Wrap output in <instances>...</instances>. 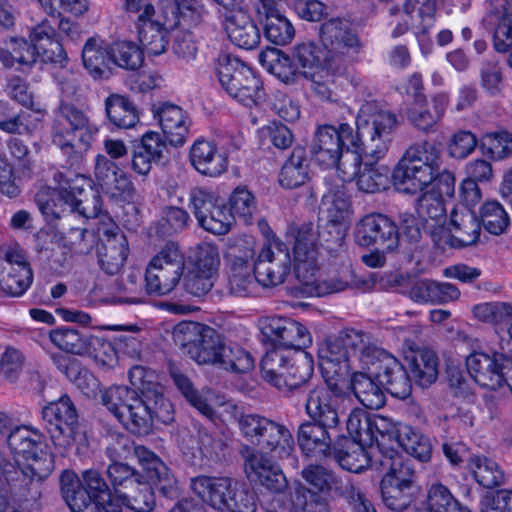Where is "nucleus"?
Wrapping results in <instances>:
<instances>
[{"label":"nucleus","mask_w":512,"mask_h":512,"mask_svg":"<svg viewBox=\"0 0 512 512\" xmlns=\"http://www.w3.org/2000/svg\"><path fill=\"white\" fill-rule=\"evenodd\" d=\"M355 240L361 247H380L384 251L400 253L399 227L384 214L373 213L364 216L356 224Z\"/></svg>","instance_id":"a211bd4d"},{"label":"nucleus","mask_w":512,"mask_h":512,"mask_svg":"<svg viewBox=\"0 0 512 512\" xmlns=\"http://www.w3.org/2000/svg\"><path fill=\"white\" fill-rule=\"evenodd\" d=\"M189 208L198 225L216 234H227L234 222L232 212L223 199L202 188H193L189 193Z\"/></svg>","instance_id":"2eb2a0df"},{"label":"nucleus","mask_w":512,"mask_h":512,"mask_svg":"<svg viewBox=\"0 0 512 512\" xmlns=\"http://www.w3.org/2000/svg\"><path fill=\"white\" fill-rule=\"evenodd\" d=\"M350 207V201L344 190L329 191L322 198L321 211L326 215L325 223L342 225Z\"/></svg>","instance_id":"0e129e2a"},{"label":"nucleus","mask_w":512,"mask_h":512,"mask_svg":"<svg viewBox=\"0 0 512 512\" xmlns=\"http://www.w3.org/2000/svg\"><path fill=\"white\" fill-rule=\"evenodd\" d=\"M42 419L57 449L64 452L75 444L79 420L76 407L68 395L46 405L42 409Z\"/></svg>","instance_id":"f8f14e48"},{"label":"nucleus","mask_w":512,"mask_h":512,"mask_svg":"<svg viewBox=\"0 0 512 512\" xmlns=\"http://www.w3.org/2000/svg\"><path fill=\"white\" fill-rule=\"evenodd\" d=\"M231 492L232 497L226 500L221 512H256L258 496L253 488L241 482Z\"/></svg>","instance_id":"774afa93"},{"label":"nucleus","mask_w":512,"mask_h":512,"mask_svg":"<svg viewBox=\"0 0 512 512\" xmlns=\"http://www.w3.org/2000/svg\"><path fill=\"white\" fill-rule=\"evenodd\" d=\"M290 230L296 232L293 247L294 259H314L318 256L320 228L319 224L306 222L299 227H290Z\"/></svg>","instance_id":"09e8293b"},{"label":"nucleus","mask_w":512,"mask_h":512,"mask_svg":"<svg viewBox=\"0 0 512 512\" xmlns=\"http://www.w3.org/2000/svg\"><path fill=\"white\" fill-rule=\"evenodd\" d=\"M124 505L135 512L153 511L156 501L154 490L143 476L134 488L119 494Z\"/></svg>","instance_id":"13d9d810"},{"label":"nucleus","mask_w":512,"mask_h":512,"mask_svg":"<svg viewBox=\"0 0 512 512\" xmlns=\"http://www.w3.org/2000/svg\"><path fill=\"white\" fill-rule=\"evenodd\" d=\"M230 485V477L200 475L191 479L190 487L203 503L221 512L227 500L224 494L229 492Z\"/></svg>","instance_id":"c9c22d12"},{"label":"nucleus","mask_w":512,"mask_h":512,"mask_svg":"<svg viewBox=\"0 0 512 512\" xmlns=\"http://www.w3.org/2000/svg\"><path fill=\"white\" fill-rule=\"evenodd\" d=\"M185 255L176 242H167L150 260L145 282L148 294L166 295L179 284L185 271Z\"/></svg>","instance_id":"9b49d317"},{"label":"nucleus","mask_w":512,"mask_h":512,"mask_svg":"<svg viewBox=\"0 0 512 512\" xmlns=\"http://www.w3.org/2000/svg\"><path fill=\"white\" fill-rule=\"evenodd\" d=\"M33 281V272L17 249L0 248V294L19 297Z\"/></svg>","instance_id":"412c9836"},{"label":"nucleus","mask_w":512,"mask_h":512,"mask_svg":"<svg viewBox=\"0 0 512 512\" xmlns=\"http://www.w3.org/2000/svg\"><path fill=\"white\" fill-rule=\"evenodd\" d=\"M260 369L268 384L288 394L308 383L314 365L307 353L297 359H289L283 351L272 349L263 356Z\"/></svg>","instance_id":"9d476101"},{"label":"nucleus","mask_w":512,"mask_h":512,"mask_svg":"<svg viewBox=\"0 0 512 512\" xmlns=\"http://www.w3.org/2000/svg\"><path fill=\"white\" fill-rule=\"evenodd\" d=\"M34 199L48 224L61 225V223L74 222L73 210H70L68 203L64 201L56 188L41 187L36 192Z\"/></svg>","instance_id":"f704fd0d"},{"label":"nucleus","mask_w":512,"mask_h":512,"mask_svg":"<svg viewBox=\"0 0 512 512\" xmlns=\"http://www.w3.org/2000/svg\"><path fill=\"white\" fill-rule=\"evenodd\" d=\"M320 38L329 54L331 70H340L346 58L359 54L364 46L350 23L341 18L324 22L320 28Z\"/></svg>","instance_id":"ddd939ff"},{"label":"nucleus","mask_w":512,"mask_h":512,"mask_svg":"<svg viewBox=\"0 0 512 512\" xmlns=\"http://www.w3.org/2000/svg\"><path fill=\"white\" fill-rule=\"evenodd\" d=\"M479 147L491 159H504L512 152V134L507 131L488 133L481 139Z\"/></svg>","instance_id":"338daca9"},{"label":"nucleus","mask_w":512,"mask_h":512,"mask_svg":"<svg viewBox=\"0 0 512 512\" xmlns=\"http://www.w3.org/2000/svg\"><path fill=\"white\" fill-rule=\"evenodd\" d=\"M338 335L349 357L357 358L366 368H370L377 357L381 356L383 349L372 344L369 335L363 331L344 329Z\"/></svg>","instance_id":"58836bf2"},{"label":"nucleus","mask_w":512,"mask_h":512,"mask_svg":"<svg viewBox=\"0 0 512 512\" xmlns=\"http://www.w3.org/2000/svg\"><path fill=\"white\" fill-rule=\"evenodd\" d=\"M337 391L336 384L319 385L309 390L305 400V413L309 421L341 430L343 412Z\"/></svg>","instance_id":"aec40b11"},{"label":"nucleus","mask_w":512,"mask_h":512,"mask_svg":"<svg viewBox=\"0 0 512 512\" xmlns=\"http://www.w3.org/2000/svg\"><path fill=\"white\" fill-rule=\"evenodd\" d=\"M295 275L298 284L290 288L291 296L295 298L321 297L326 294L337 293L345 290L348 283L341 279H332L318 282L317 257L314 259H295Z\"/></svg>","instance_id":"5701e85b"},{"label":"nucleus","mask_w":512,"mask_h":512,"mask_svg":"<svg viewBox=\"0 0 512 512\" xmlns=\"http://www.w3.org/2000/svg\"><path fill=\"white\" fill-rule=\"evenodd\" d=\"M53 179L57 184L56 190L64 201L68 203V207L94 186L93 181L89 177L80 173H63L58 171L54 174Z\"/></svg>","instance_id":"de8ad7c7"},{"label":"nucleus","mask_w":512,"mask_h":512,"mask_svg":"<svg viewBox=\"0 0 512 512\" xmlns=\"http://www.w3.org/2000/svg\"><path fill=\"white\" fill-rule=\"evenodd\" d=\"M261 21L266 39L275 45H286L295 35L292 23L282 13L263 17Z\"/></svg>","instance_id":"e2e57ef3"},{"label":"nucleus","mask_w":512,"mask_h":512,"mask_svg":"<svg viewBox=\"0 0 512 512\" xmlns=\"http://www.w3.org/2000/svg\"><path fill=\"white\" fill-rule=\"evenodd\" d=\"M233 418L240 435L251 447L284 454H289L294 448V438L284 424L261 414L243 411H235Z\"/></svg>","instance_id":"1a4fd4ad"},{"label":"nucleus","mask_w":512,"mask_h":512,"mask_svg":"<svg viewBox=\"0 0 512 512\" xmlns=\"http://www.w3.org/2000/svg\"><path fill=\"white\" fill-rule=\"evenodd\" d=\"M216 74L222 88L233 98L253 72L236 58L222 55L216 63Z\"/></svg>","instance_id":"e433bc0d"},{"label":"nucleus","mask_w":512,"mask_h":512,"mask_svg":"<svg viewBox=\"0 0 512 512\" xmlns=\"http://www.w3.org/2000/svg\"><path fill=\"white\" fill-rule=\"evenodd\" d=\"M132 453L136 456L158 492L167 499H177L179 496L177 480L154 452L145 446H135L134 442L125 435L111 436L105 450V454L111 463L122 462Z\"/></svg>","instance_id":"0eeeda50"},{"label":"nucleus","mask_w":512,"mask_h":512,"mask_svg":"<svg viewBox=\"0 0 512 512\" xmlns=\"http://www.w3.org/2000/svg\"><path fill=\"white\" fill-rule=\"evenodd\" d=\"M320 366L322 369H334L335 373H341L348 369L350 357L339 335L327 341L326 346L319 351Z\"/></svg>","instance_id":"680f3d73"},{"label":"nucleus","mask_w":512,"mask_h":512,"mask_svg":"<svg viewBox=\"0 0 512 512\" xmlns=\"http://www.w3.org/2000/svg\"><path fill=\"white\" fill-rule=\"evenodd\" d=\"M291 502L294 512H330L327 498L301 483L294 486Z\"/></svg>","instance_id":"052dcab7"},{"label":"nucleus","mask_w":512,"mask_h":512,"mask_svg":"<svg viewBox=\"0 0 512 512\" xmlns=\"http://www.w3.org/2000/svg\"><path fill=\"white\" fill-rule=\"evenodd\" d=\"M369 373L355 372L351 378V388L357 400L368 409L384 406L386 398L379 382Z\"/></svg>","instance_id":"a19ab883"},{"label":"nucleus","mask_w":512,"mask_h":512,"mask_svg":"<svg viewBox=\"0 0 512 512\" xmlns=\"http://www.w3.org/2000/svg\"><path fill=\"white\" fill-rule=\"evenodd\" d=\"M85 69L94 79L107 78L110 74V45L103 40L90 37L82 49Z\"/></svg>","instance_id":"4c0bfd02"},{"label":"nucleus","mask_w":512,"mask_h":512,"mask_svg":"<svg viewBox=\"0 0 512 512\" xmlns=\"http://www.w3.org/2000/svg\"><path fill=\"white\" fill-rule=\"evenodd\" d=\"M129 254L126 235L108 216L98 226L96 257L99 268L107 275H117L124 267Z\"/></svg>","instance_id":"4468645a"},{"label":"nucleus","mask_w":512,"mask_h":512,"mask_svg":"<svg viewBox=\"0 0 512 512\" xmlns=\"http://www.w3.org/2000/svg\"><path fill=\"white\" fill-rule=\"evenodd\" d=\"M240 454L244 460L245 474L250 481L258 482L274 493H281L287 488L284 473L264 450L244 445Z\"/></svg>","instance_id":"6ab92c4d"},{"label":"nucleus","mask_w":512,"mask_h":512,"mask_svg":"<svg viewBox=\"0 0 512 512\" xmlns=\"http://www.w3.org/2000/svg\"><path fill=\"white\" fill-rule=\"evenodd\" d=\"M447 106L445 95H436L430 101L426 98L415 100L407 109L406 115L410 124L423 133L436 131L437 124L444 115Z\"/></svg>","instance_id":"2f4dec72"},{"label":"nucleus","mask_w":512,"mask_h":512,"mask_svg":"<svg viewBox=\"0 0 512 512\" xmlns=\"http://www.w3.org/2000/svg\"><path fill=\"white\" fill-rule=\"evenodd\" d=\"M64 235V247L78 255L89 254L98 242V236L92 230L75 227L73 222L61 223Z\"/></svg>","instance_id":"3c124183"},{"label":"nucleus","mask_w":512,"mask_h":512,"mask_svg":"<svg viewBox=\"0 0 512 512\" xmlns=\"http://www.w3.org/2000/svg\"><path fill=\"white\" fill-rule=\"evenodd\" d=\"M262 341L274 349L302 350L312 343L307 328L294 319L283 316H269L259 320Z\"/></svg>","instance_id":"dca6fc26"},{"label":"nucleus","mask_w":512,"mask_h":512,"mask_svg":"<svg viewBox=\"0 0 512 512\" xmlns=\"http://www.w3.org/2000/svg\"><path fill=\"white\" fill-rule=\"evenodd\" d=\"M481 25L492 34L496 52H509L512 48V0H487Z\"/></svg>","instance_id":"b1692460"},{"label":"nucleus","mask_w":512,"mask_h":512,"mask_svg":"<svg viewBox=\"0 0 512 512\" xmlns=\"http://www.w3.org/2000/svg\"><path fill=\"white\" fill-rule=\"evenodd\" d=\"M105 113L111 124L128 129L139 122L138 111L129 98L111 94L105 99Z\"/></svg>","instance_id":"a18cd8bd"},{"label":"nucleus","mask_w":512,"mask_h":512,"mask_svg":"<svg viewBox=\"0 0 512 512\" xmlns=\"http://www.w3.org/2000/svg\"><path fill=\"white\" fill-rule=\"evenodd\" d=\"M106 475L116 495L123 494L128 489L134 488L143 477L142 473L123 462L110 463L107 466Z\"/></svg>","instance_id":"bf43d9fd"},{"label":"nucleus","mask_w":512,"mask_h":512,"mask_svg":"<svg viewBox=\"0 0 512 512\" xmlns=\"http://www.w3.org/2000/svg\"><path fill=\"white\" fill-rule=\"evenodd\" d=\"M512 358L502 353L487 354L473 352L466 357V367L471 378L480 386L490 390H498L504 387L506 369Z\"/></svg>","instance_id":"4be33fe9"},{"label":"nucleus","mask_w":512,"mask_h":512,"mask_svg":"<svg viewBox=\"0 0 512 512\" xmlns=\"http://www.w3.org/2000/svg\"><path fill=\"white\" fill-rule=\"evenodd\" d=\"M393 124L387 132L385 151L379 157H371L365 153H361V163L357 166V186L359 190L365 193H378L384 191L389 186V168L385 165H378L388 152L392 141V133L398 127L397 116L392 113Z\"/></svg>","instance_id":"a878e982"},{"label":"nucleus","mask_w":512,"mask_h":512,"mask_svg":"<svg viewBox=\"0 0 512 512\" xmlns=\"http://www.w3.org/2000/svg\"><path fill=\"white\" fill-rule=\"evenodd\" d=\"M379 384L393 397L406 399L412 391L411 379L402 364L386 351H382L370 368Z\"/></svg>","instance_id":"393cba45"},{"label":"nucleus","mask_w":512,"mask_h":512,"mask_svg":"<svg viewBox=\"0 0 512 512\" xmlns=\"http://www.w3.org/2000/svg\"><path fill=\"white\" fill-rule=\"evenodd\" d=\"M154 116L158 118L162 131L169 143L175 147L182 146L188 135L189 125L187 115L181 107L163 103L153 109Z\"/></svg>","instance_id":"72a5a7b5"},{"label":"nucleus","mask_w":512,"mask_h":512,"mask_svg":"<svg viewBox=\"0 0 512 512\" xmlns=\"http://www.w3.org/2000/svg\"><path fill=\"white\" fill-rule=\"evenodd\" d=\"M309 179V160L305 148L297 146L286 160L279 174L281 186L294 189Z\"/></svg>","instance_id":"37998d69"},{"label":"nucleus","mask_w":512,"mask_h":512,"mask_svg":"<svg viewBox=\"0 0 512 512\" xmlns=\"http://www.w3.org/2000/svg\"><path fill=\"white\" fill-rule=\"evenodd\" d=\"M449 235L446 243L451 248L472 246L479 241L481 224L469 208L453 209L448 224Z\"/></svg>","instance_id":"c756f323"},{"label":"nucleus","mask_w":512,"mask_h":512,"mask_svg":"<svg viewBox=\"0 0 512 512\" xmlns=\"http://www.w3.org/2000/svg\"><path fill=\"white\" fill-rule=\"evenodd\" d=\"M340 431L306 420L297 429V444L307 457L318 460L329 459L334 446L332 434Z\"/></svg>","instance_id":"bb28decb"},{"label":"nucleus","mask_w":512,"mask_h":512,"mask_svg":"<svg viewBox=\"0 0 512 512\" xmlns=\"http://www.w3.org/2000/svg\"><path fill=\"white\" fill-rule=\"evenodd\" d=\"M373 469L383 474L381 482L412 487L415 470L410 460L394 450L381 451L377 448L373 459Z\"/></svg>","instance_id":"c85d7f7f"},{"label":"nucleus","mask_w":512,"mask_h":512,"mask_svg":"<svg viewBox=\"0 0 512 512\" xmlns=\"http://www.w3.org/2000/svg\"><path fill=\"white\" fill-rule=\"evenodd\" d=\"M7 444L11 452L30 461L21 469L25 482V491L22 496L27 501H36L41 496L42 481L54 469V460L47 451L45 436L37 429L28 426H16L7 435Z\"/></svg>","instance_id":"20e7f679"},{"label":"nucleus","mask_w":512,"mask_h":512,"mask_svg":"<svg viewBox=\"0 0 512 512\" xmlns=\"http://www.w3.org/2000/svg\"><path fill=\"white\" fill-rule=\"evenodd\" d=\"M291 264L288 245L274 236L263 246L254 262L255 279L265 287L277 286L289 275Z\"/></svg>","instance_id":"f3484780"},{"label":"nucleus","mask_w":512,"mask_h":512,"mask_svg":"<svg viewBox=\"0 0 512 512\" xmlns=\"http://www.w3.org/2000/svg\"><path fill=\"white\" fill-rule=\"evenodd\" d=\"M110 55L112 64L128 71H136L144 63L142 49L132 41H114L110 44Z\"/></svg>","instance_id":"5fc2aeb1"},{"label":"nucleus","mask_w":512,"mask_h":512,"mask_svg":"<svg viewBox=\"0 0 512 512\" xmlns=\"http://www.w3.org/2000/svg\"><path fill=\"white\" fill-rule=\"evenodd\" d=\"M392 112L362 108L356 119V132L347 123L338 127L319 126L311 144V155L324 168L342 171L347 179L357 173L361 153L379 157L386 147L387 131L392 126Z\"/></svg>","instance_id":"f257e3e1"},{"label":"nucleus","mask_w":512,"mask_h":512,"mask_svg":"<svg viewBox=\"0 0 512 512\" xmlns=\"http://www.w3.org/2000/svg\"><path fill=\"white\" fill-rule=\"evenodd\" d=\"M365 445L356 443L345 434L339 433L334 438L329 458L334 459L338 465L349 472L361 473L367 467L373 469V459L376 451H366Z\"/></svg>","instance_id":"cd10ccee"},{"label":"nucleus","mask_w":512,"mask_h":512,"mask_svg":"<svg viewBox=\"0 0 512 512\" xmlns=\"http://www.w3.org/2000/svg\"><path fill=\"white\" fill-rule=\"evenodd\" d=\"M172 337L175 345L198 364L237 374L254 368V358L248 350L210 326L182 321L174 327Z\"/></svg>","instance_id":"f03ea898"},{"label":"nucleus","mask_w":512,"mask_h":512,"mask_svg":"<svg viewBox=\"0 0 512 512\" xmlns=\"http://www.w3.org/2000/svg\"><path fill=\"white\" fill-rule=\"evenodd\" d=\"M49 338L60 350L84 355L89 352L90 342L87 335L74 327L63 326L50 331Z\"/></svg>","instance_id":"8fccbe9b"},{"label":"nucleus","mask_w":512,"mask_h":512,"mask_svg":"<svg viewBox=\"0 0 512 512\" xmlns=\"http://www.w3.org/2000/svg\"><path fill=\"white\" fill-rule=\"evenodd\" d=\"M385 421L383 417L371 418L367 412L362 409H354L349 414L346 421L348 438L356 443L366 445L374 440V428L381 434L380 425Z\"/></svg>","instance_id":"c03bdc74"},{"label":"nucleus","mask_w":512,"mask_h":512,"mask_svg":"<svg viewBox=\"0 0 512 512\" xmlns=\"http://www.w3.org/2000/svg\"><path fill=\"white\" fill-rule=\"evenodd\" d=\"M292 57L302 68L330 69L329 54L312 41L297 43L293 47Z\"/></svg>","instance_id":"4d7b16f0"},{"label":"nucleus","mask_w":512,"mask_h":512,"mask_svg":"<svg viewBox=\"0 0 512 512\" xmlns=\"http://www.w3.org/2000/svg\"><path fill=\"white\" fill-rule=\"evenodd\" d=\"M409 368L416 385L422 388L429 387L438 378V356L430 348L419 349L413 353Z\"/></svg>","instance_id":"79ce46f5"},{"label":"nucleus","mask_w":512,"mask_h":512,"mask_svg":"<svg viewBox=\"0 0 512 512\" xmlns=\"http://www.w3.org/2000/svg\"><path fill=\"white\" fill-rule=\"evenodd\" d=\"M395 438L407 454L420 462H428L431 459L432 444L430 439L416 428L398 423L395 426Z\"/></svg>","instance_id":"ea45409f"},{"label":"nucleus","mask_w":512,"mask_h":512,"mask_svg":"<svg viewBox=\"0 0 512 512\" xmlns=\"http://www.w3.org/2000/svg\"><path fill=\"white\" fill-rule=\"evenodd\" d=\"M131 384L140 392V398L126 413H120V422L132 434L148 435L154 420L169 424L174 420V408L164 394L158 375L152 369L136 365L129 370Z\"/></svg>","instance_id":"7ed1b4c3"},{"label":"nucleus","mask_w":512,"mask_h":512,"mask_svg":"<svg viewBox=\"0 0 512 512\" xmlns=\"http://www.w3.org/2000/svg\"><path fill=\"white\" fill-rule=\"evenodd\" d=\"M441 163L440 150L434 143L423 141L410 146L393 170L395 188L406 194L423 191L432 184Z\"/></svg>","instance_id":"423d86ee"},{"label":"nucleus","mask_w":512,"mask_h":512,"mask_svg":"<svg viewBox=\"0 0 512 512\" xmlns=\"http://www.w3.org/2000/svg\"><path fill=\"white\" fill-rule=\"evenodd\" d=\"M169 374L173 380V383L185 397V399L202 415L211 419L214 415L213 408L195 389L192 381L187 377V375L184 374L179 367L172 363L169 364Z\"/></svg>","instance_id":"603ef678"},{"label":"nucleus","mask_w":512,"mask_h":512,"mask_svg":"<svg viewBox=\"0 0 512 512\" xmlns=\"http://www.w3.org/2000/svg\"><path fill=\"white\" fill-rule=\"evenodd\" d=\"M59 485L62 498L72 512H101L99 501L109 499L113 491L96 469L84 470L81 478L71 470H64Z\"/></svg>","instance_id":"6e6552de"},{"label":"nucleus","mask_w":512,"mask_h":512,"mask_svg":"<svg viewBox=\"0 0 512 512\" xmlns=\"http://www.w3.org/2000/svg\"><path fill=\"white\" fill-rule=\"evenodd\" d=\"M138 35L142 51L148 55L159 56L164 53L169 43V31L159 22L150 18L142 20Z\"/></svg>","instance_id":"49530a36"},{"label":"nucleus","mask_w":512,"mask_h":512,"mask_svg":"<svg viewBox=\"0 0 512 512\" xmlns=\"http://www.w3.org/2000/svg\"><path fill=\"white\" fill-rule=\"evenodd\" d=\"M467 510L460 506L449 489L442 484H433L427 496L425 512H462Z\"/></svg>","instance_id":"69168bd1"},{"label":"nucleus","mask_w":512,"mask_h":512,"mask_svg":"<svg viewBox=\"0 0 512 512\" xmlns=\"http://www.w3.org/2000/svg\"><path fill=\"white\" fill-rule=\"evenodd\" d=\"M226 33L232 43L243 49H254L260 43V31L246 10L226 13Z\"/></svg>","instance_id":"473e14b6"},{"label":"nucleus","mask_w":512,"mask_h":512,"mask_svg":"<svg viewBox=\"0 0 512 512\" xmlns=\"http://www.w3.org/2000/svg\"><path fill=\"white\" fill-rule=\"evenodd\" d=\"M261 64L285 83L294 81L296 66L292 59L277 48H267L259 54Z\"/></svg>","instance_id":"864d4df0"},{"label":"nucleus","mask_w":512,"mask_h":512,"mask_svg":"<svg viewBox=\"0 0 512 512\" xmlns=\"http://www.w3.org/2000/svg\"><path fill=\"white\" fill-rule=\"evenodd\" d=\"M470 469L475 480L487 489L499 487L504 483V472L495 461L487 457L473 456L470 459Z\"/></svg>","instance_id":"6e6d98bb"},{"label":"nucleus","mask_w":512,"mask_h":512,"mask_svg":"<svg viewBox=\"0 0 512 512\" xmlns=\"http://www.w3.org/2000/svg\"><path fill=\"white\" fill-rule=\"evenodd\" d=\"M97 127L88 115L71 103H61L55 110L51 141L67 157L71 167H78L89 150Z\"/></svg>","instance_id":"39448f33"},{"label":"nucleus","mask_w":512,"mask_h":512,"mask_svg":"<svg viewBox=\"0 0 512 512\" xmlns=\"http://www.w3.org/2000/svg\"><path fill=\"white\" fill-rule=\"evenodd\" d=\"M193 168L202 175L217 177L228 167V156L207 140L199 139L193 143L189 152Z\"/></svg>","instance_id":"7c9ffc66"}]
</instances>
